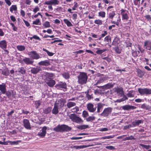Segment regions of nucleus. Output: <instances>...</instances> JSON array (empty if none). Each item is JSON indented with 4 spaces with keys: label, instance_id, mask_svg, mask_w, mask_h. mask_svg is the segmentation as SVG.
Wrapping results in <instances>:
<instances>
[{
    "label": "nucleus",
    "instance_id": "f257e3e1",
    "mask_svg": "<svg viewBox=\"0 0 151 151\" xmlns=\"http://www.w3.org/2000/svg\"><path fill=\"white\" fill-rule=\"evenodd\" d=\"M78 78V82L79 84L81 85L87 83L88 76L87 74L84 72H80Z\"/></svg>",
    "mask_w": 151,
    "mask_h": 151
},
{
    "label": "nucleus",
    "instance_id": "f03ea898",
    "mask_svg": "<svg viewBox=\"0 0 151 151\" xmlns=\"http://www.w3.org/2000/svg\"><path fill=\"white\" fill-rule=\"evenodd\" d=\"M71 129V128L68 126L63 124L61 125H58L57 126L54 128L53 130L55 131L58 132L68 131L70 130Z\"/></svg>",
    "mask_w": 151,
    "mask_h": 151
},
{
    "label": "nucleus",
    "instance_id": "7ed1b4c3",
    "mask_svg": "<svg viewBox=\"0 0 151 151\" xmlns=\"http://www.w3.org/2000/svg\"><path fill=\"white\" fill-rule=\"evenodd\" d=\"M70 119L73 122H75L77 123L80 124L83 122L79 116H76L75 114H71L69 116Z\"/></svg>",
    "mask_w": 151,
    "mask_h": 151
},
{
    "label": "nucleus",
    "instance_id": "20e7f679",
    "mask_svg": "<svg viewBox=\"0 0 151 151\" xmlns=\"http://www.w3.org/2000/svg\"><path fill=\"white\" fill-rule=\"evenodd\" d=\"M138 91L141 95L151 94V89L149 88H139Z\"/></svg>",
    "mask_w": 151,
    "mask_h": 151
},
{
    "label": "nucleus",
    "instance_id": "39448f33",
    "mask_svg": "<svg viewBox=\"0 0 151 151\" xmlns=\"http://www.w3.org/2000/svg\"><path fill=\"white\" fill-rule=\"evenodd\" d=\"M112 109V108L110 107L106 108L104 109L101 113L99 114V115L103 117H107L111 114Z\"/></svg>",
    "mask_w": 151,
    "mask_h": 151
},
{
    "label": "nucleus",
    "instance_id": "423d86ee",
    "mask_svg": "<svg viewBox=\"0 0 151 151\" xmlns=\"http://www.w3.org/2000/svg\"><path fill=\"white\" fill-rule=\"evenodd\" d=\"M121 14L122 16V20H127L129 17L127 15L128 11L123 9H122L121 10Z\"/></svg>",
    "mask_w": 151,
    "mask_h": 151
},
{
    "label": "nucleus",
    "instance_id": "0eeeda50",
    "mask_svg": "<svg viewBox=\"0 0 151 151\" xmlns=\"http://www.w3.org/2000/svg\"><path fill=\"white\" fill-rule=\"evenodd\" d=\"M114 84V83H109L103 86H98L97 87L99 88H101L102 89H107L112 88Z\"/></svg>",
    "mask_w": 151,
    "mask_h": 151
},
{
    "label": "nucleus",
    "instance_id": "6e6552de",
    "mask_svg": "<svg viewBox=\"0 0 151 151\" xmlns=\"http://www.w3.org/2000/svg\"><path fill=\"white\" fill-rule=\"evenodd\" d=\"M87 109L89 111L91 112H94L96 109V107H94L93 104L89 103L87 104Z\"/></svg>",
    "mask_w": 151,
    "mask_h": 151
},
{
    "label": "nucleus",
    "instance_id": "1a4fd4ad",
    "mask_svg": "<svg viewBox=\"0 0 151 151\" xmlns=\"http://www.w3.org/2000/svg\"><path fill=\"white\" fill-rule=\"evenodd\" d=\"M55 87L58 89H61V88L65 89H67V84L65 82H61L58 84H57Z\"/></svg>",
    "mask_w": 151,
    "mask_h": 151
},
{
    "label": "nucleus",
    "instance_id": "9d476101",
    "mask_svg": "<svg viewBox=\"0 0 151 151\" xmlns=\"http://www.w3.org/2000/svg\"><path fill=\"white\" fill-rule=\"evenodd\" d=\"M31 56L33 59H38L41 58L39 54L35 51H33L30 52Z\"/></svg>",
    "mask_w": 151,
    "mask_h": 151
},
{
    "label": "nucleus",
    "instance_id": "9b49d317",
    "mask_svg": "<svg viewBox=\"0 0 151 151\" xmlns=\"http://www.w3.org/2000/svg\"><path fill=\"white\" fill-rule=\"evenodd\" d=\"M122 109L124 110H134L137 108L136 107L129 105H125L122 107Z\"/></svg>",
    "mask_w": 151,
    "mask_h": 151
},
{
    "label": "nucleus",
    "instance_id": "f8f14e48",
    "mask_svg": "<svg viewBox=\"0 0 151 151\" xmlns=\"http://www.w3.org/2000/svg\"><path fill=\"white\" fill-rule=\"evenodd\" d=\"M24 127L27 129H30L31 127L29 121L26 119H24L23 121Z\"/></svg>",
    "mask_w": 151,
    "mask_h": 151
},
{
    "label": "nucleus",
    "instance_id": "ddd939ff",
    "mask_svg": "<svg viewBox=\"0 0 151 151\" xmlns=\"http://www.w3.org/2000/svg\"><path fill=\"white\" fill-rule=\"evenodd\" d=\"M104 104L102 103H99L97 104L96 108H97V113H99L102 110L103 108Z\"/></svg>",
    "mask_w": 151,
    "mask_h": 151
},
{
    "label": "nucleus",
    "instance_id": "4468645a",
    "mask_svg": "<svg viewBox=\"0 0 151 151\" xmlns=\"http://www.w3.org/2000/svg\"><path fill=\"white\" fill-rule=\"evenodd\" d=\"M45 82L46 84L50 87H52L55 84V82L52 79L45 80Z\"/></svg>",
    "mask_w": 151,
    "mask_h": 151
},
{
    "label": "nucleus",
    "instance_id": "2eb2a0df",
    "mask_svg": "<svg viewBox=\"0 0 151 151\" xmlns=\"http://www.w3.org/2000/svg\"><path fill=\"white\" fill-rule=\"evenodd\" d=\"M6 85L5 83H2L0 84V91L2 94H5L6 91Z\"/></svg>",
    "mask_w": 151,
    "mask_h": 151
},
{
    "label": "nucleus",
    "instance_id": "dca6fc26",
    "mask_svg": "<svg viewBox=\"0 0 151 151\" xmlns=\"http://www.w3.org/2000/svg\"><path fill=\"white\" fill-rule=\"evenodd\" d=\"M108 77L106 76H103L101 77L97 81L96 83L94 84V85H99L101 83H103L104 81L107 80Z\"/></svg>",
    "mask_w": 151,
    "mask_h": 151
},
{
    "label": "nucleus",
    "instance_id": "f3484780",
    "mask_svg": "<svg viewBox=\"0 0 151 151\" xmlns=\"http://www.w3.org/2000/svg\"><path fill=\"white\" fill-rule=\"evenodd\" d=\"M64 104V102L63 100L61 99H59L54 104L57 105V106L60 108L63 106Z\"/></svg>",
    "mask_w": 151,
    "mask_h": 151
},
{
    "label": "nucleus",
    "instance_id": "a211bd4d",
    "mask_svg": "<svg viewBox=\"0 0 151 151\" xmlns=\"http://www.w3.org/2000/svg\"><path fill=\"white\" fill-rule=\"evenodd\" d=\"M22 61L27 65L32 64L34 61L29 58H25L23 59Z\"/></svg>",
    "mask_w": 151,
    "mask_h": 151
},
{
    "label": "nucleus",
    "instance_id": "6ab92c4d",
    "mask_svg": "<svg viewBox=\"0 0 151 151\" xmlns=\"http://www.w3.org/2000/svg\"><path fill=\"white\" fill-rule=\"evenodd\" d=\"M41 70V69L40 67H37L32 68L31 70V72L32 74H36Z\"/></svg>",
    "mask_w": 151,
    "mask_h": 151
},
{
    "label": "nucleus",
    "instance_id": "aec40b11",
    "mask_svg": "<svg viewBox=\"0 0 151 151\" xmlns=\"http://www.w3.org/2000/svg\"><path fill=\"white\" fill-rule=\"evenodd\" d=\"M144 46L145 48L149 50L151 49V42L149 41H146L145 42Z\"/></svg>",
    "mask_w": 151,
    "mask_h": 151
},
{
    "label": "nucleus",
    "instance_id": "412c9836",
    "mask_svg": "<svg viewBox=\"0 0 151 151\" xmlns=\"http://www.w3.org/2000/svg\"><path fill=\"white\" fill-rule=\"evenodd\" d=\"M47 128L46 127H43L42 129V132H39L38 135L41 137H44L46 133V130L47 129Z\"/></svg>",
    "mask_w": 151,
    "mask_h": 151
},
{
    "label": "nucleus",
    "instance_id": "4be33fe9",
    "mask_svg": "<svg viewBox=\"0 0 151 151\" xmlns=\"http://www.w3.org/2000/svg\"><path fill=\"white\" fill-rule=\"evenodd\" d=\"M50 64V62L48 60L41 61L38 63V65H40L48 66Z\"/></svg>",
    "mask_w": 151,
    "mask_h": 151
},
{
    "label": "nucleus",
    "instance_id": "5701e85b",
    "mask_svg": "<svg viewBox=\"0 0 151 151\" xmlns=\"http://www.w3.org/2000/svg\"><path fill=\"white\" fill-rule=\"evenodd\" d=\"M7 47V42L5 40L0 41V47L2 49H6Z\"/></svg>",
    "mask_w": 151,
    "mask_h": 151
},
{
    "label": "nucleus",
    "instance_id": "b1692460",
    "mask_svg": "<svg viewBox=\"0 0 151 151\" xmlns=\"http://www.w3.org/2000/svg\"><path fill=\"white\" fill-rule=\"evenodd\" d=\"M54 76V75L53 73H46L45 76V80H49L52 79V78Z\"/></svg>",
    "mask_w": 151,
    "mask_h": 151
},
{
    "label": "nucleus",
    "instance_id": "393cba45",
    "mask_svg": "<svg viewBox=\"0 0 151 151\" xmlns=\"http://www.w3.org/2000/svg\"><path fill=\"white\" fill-rule=\"evenodd\" d=\"M59 109L56 105H54V107L53 109L52 110V113L54 115H56L59 112L58 109Z\"/></svg>",
    "mask_w": 151,
    "mask_h": 151
},
{
    "label": "nucleus",
    "instance_id": "a878e982",
    "mask_svg": "<svg viewBox=\"0 0 151 151\" xmlns=\"http://www.w3.org/2000/svg\"><path fill=\"white\" fill-rule=\"evenodd\" d=\"M143 122V121L142 120H137L135 121L132 122V124L134 127H135L139 125V124L142 123Z\"/></svg>",
    "mask_w": 151,
    "mask_h": 151
},
{
    "label": "nucleus",
    "instance_id": "bb28decb",
    "mask_svg": "<svg viewBox=\"0 0 151 151\" xmlns=\"http://www.w3.org/2000/svg\"><path fill=\"white\" fill-rule=\"evenodd\" d=\"M52 111V108L51 107H48L45 108L43 109V112L45 114H50Z\"/></svg>",
    "mask_w": 151,
    "mask_h": 151
},
{
    "label": "nucleus",
    "instance_id": "cd10ccee",
    "mask_svg": "<svg viewBox=\"0 0 151 151\" xmlns=\"http://www.w3.org/2000/svg\"><path fill=\"white\" fill-rule=\"evenodd\" d=\"M115 91L118 94L122 96L123 94V91L122 88H118L116 89Z\"/></svg>",
    "mask_w": 151,
    "mask_h": 151
},
{
    "label": "nucleus",
    "instance_id": "c85d7f7f",
    "mask_svg": "<svg viewBox=\"0 0 151 151\" xmlns=\"http://www.w3.org/2000/svg\"><path fill=\"white\" fill-rule=\"evenodd\" d=\"M17 71L18 72L22 74H24L26 72V70L24 69V68L23 67L19 68Z\"/></svg>",
    "mask_w": 151,
    "mask_h": 151
},
{
    "label": "nucleus",
    "instance_id": "c756f323",
    "mask_svg": "<svg viewBox=\"0 0 151 151\" xmlns=\"http://www.w3.org/2000/svg\"><path fill=\"white\" fill-rule=\"evenodd\" d=\"M75 103L73 102H69L67 104V106L68 108H70L76 105Z\"/></svg>",
    "mask_w": 151,
    "mask_h": 151
},
{
    "label": "nucleus",
    "instance_id": "7c9ffc66",
    "mask_svg": "<svg viewBox=\"0 0 151 151\" xmlns=\"http://www.w3.org/2000/svg\"><path fill=\"white\" fill-rule=\"evenodd\" d=\"M63 21L68 27H69L73 26V24L68 19H64L63 20Z\"/></svg>",
    "mask_w": 151,
    "mask_h": 151
},
{
    "label": "nucleus",
    "instance_id": "2f4dec72",
    "mask_svg": "<svg viewBox=\"0 0 151 151\" xmlns=\"http://www.w3.org/2000/svg\"><path fill=\"white\" fill-rule=\"evenodd\" d=\"M115 15V12L114 11H112L109 13V17L111 19H112Z\"/></svg>",
    "mask_w": 151,
    "mask_h": 151
},
{
    "label": "nucleus",
    "instance_id": "473e14b6",
    "mask_svg": "<svg viewBox=\"0 0 151 151\" xmlns=\"http://www.w3.org/2000/svg\"><path fill=\"white\" fill-rule=\"evenodd\" d=\"M145 74V72L142 71L140 70H139L138 71V75L140 78H142V76L144 75Z\"/></svg>",
    "mask_w": 151,
    "mask_h": 151
},
{
    "label": "nucleus",
    "instance_id": "72a5a7b5",
    "mask_svg": "<svg viewBox=\"0 0 151 151\" xmlns=\"http://www.w3.org/2000/svg\"><path fill=\"white\" fill-rule=\"evenodd\" d=\"M88 125H79L77 127V128L81 129V130L85 129L88 128Z\"/></svg>",
    "mask_w": 151,
    "mask_h": 151
},
{
    "label": "nucleus",
    "instance_id": "f704fd0d",
    "mask_svg": "<svg viewBox=\"0 0 151 151\" xmlns=\"http://www.w3.org/2000/svg\"><path fill=\"white\" fill-rule=\"evenodd\" d=\"M134 92L133 91H130L127 94V95L129 97H132L134 96Z\"/></svg>",
    "mask_w": 151,
    "mask_h": 151
},
{
    "label": "nucleus",
    "instance_id": "c9c22d12",
    "mask_svg": "<svg viewBox=\"0 0 151 151\" xmlns=\"http://www.w3.org/2000/svg\"><path fill=\"white\" fill-rule=\"evenodd\" d=\"M17 48L18 50L20 51H23L25 50V47L23 45H18Z\"/></svg>",
    "mask_w": 151,
    "mask_h": 151
},
{
    "label": "nucleus",
    "instance_id": "e433bc0d",
    "mask_svg": "<svg viewBox=\"0 0 151 151\" xmlns=\"http://www.w3.org/2000/svg\"><path fill=\"white\" fill-rule=\"evenodd\" d=\"M1 73L4 75L7 76L9 74V72L8 70H4L2 71Z\"/></svg>",
    "mask_w": 151,
    "mask_h": 151
},
{
    "label": "nucleus",
    "instance_id": "4c0bfd02",
    "mask_svg": "<svg viewBox=\"0 0 151 151\" xmlns=\"http://www.w3.org/2000/svg\"><path fill=\"white\" fill-rule=\"evenodd\" d=\"M63 77L66 79H68L70 77L69 74L68 73H64L62 74Z\"/></svg>",
    "mask_w": 151,
    "mask_h": 151
},
{
    "label": "nucleus",
    "instance_id": "58836bf2",
    "mask_svg": "<svg viewBox=\"0 0 151 151\" xmlns=\"http://www.w3.org/2000/svg\"><path fill=\"white\" fill-rule=\"evenodd\" d=\"M115 47H113V49L114 50L115 52H117L118 54H119L121 52L119 49L118 47L117 46H116V45H115Z\"/></svg>",
    "mask_w": 151,
    "mask_h": 151
},
{
    "label": "nucleus",
    "instance_id": "ea45409f",
    "mask_svg": "<svg viewBox=\"0 0 151 151\" xmlns=\"http://www.w3.org/2000/svg\"><path fill=\"white\" fill-rule=\"evenodd\" d=\"M17 10V7L16 5H12L10 9V11L12 12H13V10Z\"/></svg>",
    "mask_w": 151,
    "mask_h": 151
},
{
    "label": "nucleus",
    "instance_id": "a19ab883",
    "mask_svg": "<svg viewBox=\"0 0 151 151\" xmlns=\"http://www.w3.org/2000/svg\"><path fill=\"white\" fill-rule=\"evenodd\" d=\"M95 117L94 116H90L86 119V121L88 122L92 121L95 119Z\"/></svg>",
    "mask_w": 151,
    "mask_h": 151
},
{
    "label": "nucleus",
    "instance_id": "79ce46f5",
    "mask_svg": "<svg viewBox=\"0 0 151 151\" xmlns=\"http://www.w3.org/2000/svg\"><path fill=\"white\" fill-rule=\"evenodd\" d=\"M51 5H56L59 3V1L58 0H51Z\"/></svg>",
    "mask_w": 151,
    "mask_h": 151
},
{
    "label": "nucleus",
    "instance_id": "37998d69",
    "mask_svg": "<svg viewBox=\"0 0 151 151\" xmlns=\"http://www.w3.org/2000/svg\"><path fill=\"white\" fill-rule=\"evenodd\" d=\"M139 145L145 148L146 149L148 150L151 147L150 145H146L143 144H140Z\"/></svg>",
    "mask_w": 151,
    "mask_h": 151
},
{
    "label": "nucleus",
    "instance_id": "c03bdc74",
    "mask_svg": "<svg viewBox=\"0 0 151 151\" xmlns=\"http://www.w3.org/2000/svg\"><path fill=\"white\" fill-rule=\"evenodd\" d=\"M139 53V51H135L132 52L133 56L136 57L138 56Z\"/></svg>",
    "mask_w": 151,
    "mask_h": 151
},
{
    "label": "nucleus",
    "instance_id": "a18cd8bd",
    "mask_svg": "<svg viewBox=\"0 0 151 151\" xmlns=\"http://www.w3.org/2000/svg\"><path fill=\"white\" fill-rule=\"evenodd\" d=\"M106 49H103L102 50H98L96 52V53L98 54H101L103 52L106 51Z\"/></svg>",
    "mask_w": 151,
    "mask_h": 151
},
{
    "label": "nucleus",
    "instance_id": "49530a36",
    "mask_svg": "<svg viewBox=\"0 0 151 151\" xmlns=\"http://www.w3.org/2000/svg\"><path fill=\"white\" fill-rule=\"evenodd\" d=\"M43 25L46 28L49 27H50V25L49 22L48 21L45 22L43 24Z\"/></svg>",
    "mask_w": 151,
    "mask_h": 151
},
{
    "label": "nucleus",
    "instance_id": "de8ad7c7",
    "mask_svg": "<svg viewBox=\"0 0 151 151\" xmlns=\"http://www.w3.org/2000/svg\"><path fill=\"white\" fill-rule=\"evenodd\" d=\"M84 147H84V146H79L75 145V146H73V147H71V148H74L76 149H79L82 148Z\"/></svg>",
    "mask_w": 151,
    "mask_h": 151
},
{
    "label": "nucleus",
    "instance_id": "09e8293b",
    "mask_svg": "<svg viewBox=\"0 0 151 151\" xmlns=\"http://www.w3.org/2000/svg\"><path fill=\"white\" fill-rule=\"evenodd\" d=\"M94 23L98 25H101L102 24V21L99 19H96L94 21Z\"/></svg>",
    "mask_w": 151,
    "mask_h": 151
},
{
    "label": "nucleus",
    "instance_id": "8fccbe9b",
    "mask_svg": "<svg viewBox=\"0 0 151 151\" xmlns=\"http://www.w3.org/2000/svg\"><path fill=\"white\" fill-rule=\"evenodd\" d=\"M106 13L104 12H99V15L102 17L104 18L105 17Z\"/></svg>",
    "mask_w": 151,
    "mask_h": 151
},
{
    "label": "nucleus",
    "instance_id": "3c124183",
    "mask_svg": "<svg viewBox=\"0 0 151 151\" xmlns=\"http://www.w3.org/2000/svg\"><path fill=\"white\" fill-rule=\"evenodd\" d=\"M104 41L109 42L111 41V37L109 36H107L104 38Z\"/></svg>",
    "mask_w": 151,
    "mask_h": 151
},
{
    "label": "nucleus",
    "instance_id": "603ef678",
    "mask_svg": "<svg viewBox=\"0 0 151 151\" xmlns=\"http://www.w3.org/2000/svg\"><path fill=\"white\" fill-rule=\"evenodd\" d=\"M114 136H106L103 137L101 138V139H111L113 138Z\"/></svg>",
    "mask_w": 151,
    "mask_h": 151
},
{
    "label": "nucleus",
    "instance_id": "864d4df0",
    "mask_svg": "<svg viewBox=\"0 0 151 151\" xmlns=\"http://www.w3.org/2000/svg\"><path fill=\"white\" fill-rule=\"evenodd\" d=\"M82 115L84 117H86L88 115V114L87 111H83Z\"/></svg>",
    "mask_w": 151,
    "mask_h": 151
},
{
    "label": "nucleus",
    "instance_id": "5fc2aeb1",
    "mask_svg": "<svg viewBox=\"0 0 151 151\" xmlns=\"http://www.w3.org/2000/svg\"><path fill=\"white\" fill-rule=\"evenodd\" d=\"M102 59L106 60L108 63H110L111 61V59L108 57L102 58Z\"/></svg>",
    "mask_w": 151,
    "mask_h": 151
},
{
    "label": "nucleus",
    "instance_id": "6e6d98bb",
    "mask_svg": "<svg viewBox=\"0 0 151 151\" xmlns=\"http://www.w3.org/2000/svg\"><path fill=\"white\" fill-rule=\"evenodd\" d=\"M106 149L110 150H113L115 149L114 147L112 146H107L106 147Z\"/></svg>",
    "mask_w": 151,
    "mask_h": 151
},
{
    "label": "nucleus",
    "instance_id": "4d7b16f0",
    "mask_svg": "<svg viewBox=\"0 0 151 151\" xmlns=\"http://www.w3.org/2000/svg\"><path fill=\"white\" fill-rule=\"evenodd\" d=\"M40 22V21L39 19H37L35 21L33 22V24L35 25H38Z\"/></svg>",
    "mask_w": 151,
    "mask_h": 151
},
{
    "label": "nucleus",
    "instance_id": "13d9d810",
    "mask_svg": "<svg viewBox=\"0 0 151 151\" xmlns=\"http://www.w3.org/2000/svg\"><path fill=\"white\" fill-rule=\"evenodd\" d=\"M86 97L87 98L88 100H90L91 99H93V97L92 96V94H90V93L88 95L86 96Z\"/></svg>",
    "mask_w": 151,
    "mask_h": 151
},
{
    "label": "nucleus",
    "instance_id": "bf43d9fd",
    "mask_svg": "<svg viewBox=\"0 0 151 151\" xmlns=\"http://www.w3.org/2000/svg\"><path fill=\"white\" fill-rule=\"evenodd\" d=\"M82 138V137H73L70 138L71 140H78L81 139Z\"/></svg>",
    "mask_w": 151,
    "mask_h": 151
},
{
    "label": "nucleus",
    "instance_id": "052dcab7",
    "mask_svg": "<svg viewBox=\"0 0 151 151\" xmlns=\"http://www.w3.org/2000/svg\"><path fill=\"white\" fill-rule=\"evenodd\" d=\"M5 94L8 98H9L11 96V93L9 91H6Z\"/></svg>",
    "mask_w": 151,
    "mask_h": 151
},
{
    "label": "nucleus",
    "instance_id": "680f3d73",
    "mask_svg": "<svg viewBox=\"0 0 151 151\" xmlns=\"http://www.w3.org/2000/svg\"><path fill=\"white\" fill-rule=\"evenodd\" d=\"M40 10V8L37 7L35 8L33 10V11L35 13H36L37 11H39Z\"/></svg>",
    "mask_w": 151,
    "mask_h": 151
},
{
    "label": "nucleus",
    "instance_id": "e2e57ef3",
    "mask_svg": "<svg viewBox=\"0 0 151 151\" xmlns=\"http://www.w3.org/2000/svg\"><path fill=\"white\" fill-rule=\"evenodd\" d=\"M32 38L36 40H40V37L36 35H34L32 37Z\"/></svg>",
    "mask_w": 151,
    "mask_h": 151
},
{
    "label": "nucleus",
    "instance_id": "0e129e2a",
    "mask_svg": "<svg viewBox=\"0 0 151 151\" xmlns=\"http://www.w3.org/2000/svg\"><path fill=\"white\" fill-rule=\"evenodd\" d=\"M78 6V4L77 3H76L75 4L73 7L72 8V10H75L76 9V8H77Z\"/></svg>",
    "mask_w": 151,
    "mask_h": 151
},
{
    "label": "nucleus",
    "instance_id": "69168bd1",
    "mask_svg": "<svg viewBox=\"0 0 151 151\" xmlns=\"http://www.w3.org/2000/svg\"><path fill=\"white\" fill-rule=\"evenodd\" d=\"M122 101H123L126 100H127L128 99L126 97V96L125 95H124L123 97L121 99Z\"/></svg>",
    "mask_w": 151,
    "mask_h": 151
},
{
    "label": "nucleus",
    "instance_id": "338daca9",
    "mask_svg": "<svg viewBox=\"0 0 151 151\" xmlns=\"http://www.w3.org/2000/svg\"><path fill=\"white\" fill-rule=\"evenodd\" d=\"M31 1L30 0H26L25 3L27 5H30Z\"/></svg>",
    "mask_w": 151,
    "mask_h": 151
},
{
    "label": "nucleus",
    "instance_id": "774afa93",
    "mask_svg": "<svg viewBox=\"0 0 151 151\" xmlns=\"http://www.w3.org/2000/svg\"><path fill=\"white\" fill-rule=\"evenodd\" d=\"M10 18L11 20L13 22H15L16 21L15 17L12 15L10 16Z\"/></svg>",
    "mask_w": 151,
    "mask_h": 151
}]
</instances>
